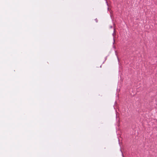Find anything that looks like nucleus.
<instances>
[{
    "instance_id": "obj_1",
    "label": "nucleus",
    "mask_w": 157,
    "mask_h": 157,
    "mask_svg": "<svg viewBox=\"0 0 157 157\" xmlns=\"http://www.w3.org/2000/svg\"><path fill=\"white\" fill-rule=\"evenodd\" d=\"M115 29H114V33H113V36H114V35H115Z\"/></svg>"
}]
</instances>
